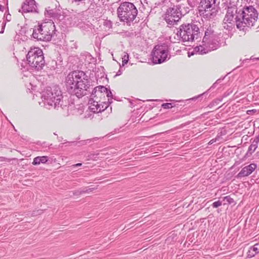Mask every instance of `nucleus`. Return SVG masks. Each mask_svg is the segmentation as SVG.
Instances as JSON below:
<instances>
[{
    "instance_id": "26",
    "label": "nucleus",
    "mask_w": 259,
    "mask_h": 259,
    "mask_svg": "<svg viewBox=\"0 0 259 259\" xmlns=\"http://www.w3.org/2000/svg\"><path fill=\"white\" fill-rule=\"evenodd\" d=\"M223 79V78H219L210 87V89H213V88H215L216 87H217V85L218 84V83H220L221 82V81H222V80Z\"/></svg>"
},
{
    "instance_id": "20",
    "label": "nucleus",
    "mask_w": 259,
    "mask_h": 259,
    "mask_svg": "<svg viewBox=\"0 0 259 259\" xmlns=\"http://www.w3.org/2000/svg\"><path fill=\"white\" fill-rule=\"evenodd\" d=\"M46 15L49 16L50 17L53 18L57 17V14L55 9H51L50 7H48L46 9Z\"/></svg>"
},
{
    "instance_id": "16",
    "label": "nucleus",
    "mask_w": 259,
    "mask_h": 259,
    "mask_svg": "<svg viewBox=\"0 0 259 259\" xmlns=\"http://www.w3.org/2000/svg\"><path fill=\"white\" fill-rule=\"evenodd\" d=\"M188 4L187 0H182L178 4L174 6L182 17L190 11V8L188 7Z\"/></svg>"
},
{
    "instance_id": "7",
    "label": "nucleus",
    "mask_w": 259,
    "mask_h": 259,
    "mask_svg": "<svg viewBox=\"0 0 259 259\" xmlns=\"http://www.w3.org/2000/svg\"><path fill=\"white\" fill-rule=\"evenodd\" d=\"M117 13L120 21L130 24L136 18L138 10L133 3L126 2L120 4Z\"/></svg>"
},
{
    "instance_id": "9",
    "label": "nucleus",
    "mask_w": 259,
    "mask_h": 259,
    "mask_svg": "<svg viewBox=\"0 0 259 259\" xmlns=\"http://www.w3.org/2000/svg\"><path fill=\"white\" fill-rule=\"evenodd\" d=\"M28 64L36 70H41L45 65L42 51L39 48H31L26 56Z\"/></svg>"
},
{
    "instance_id": "36",
    "label": "nucleus",
    "mask_w": 259,
    "mask_h": 259,
    "mask_svg": "<svg viewBox=\"0 0 259 259\" xmlns=\"http://www.w3.org/2000/svg\"><path fill=\"white\" fill-rule=\"evenodd\" d=\"M121 74V71H120V70H119L118 71V72H117V73L116 75H120Z\"/></svg>"
},
{
    "instance_id": "12",
    "label": "nucleus",
    "mask_w": 259,
    "mask_h": 259,
    "mask_svg": "<svg viewBox=\"0 0 259 259\" xmlns=\"http://www.w3.org/2000/svg\"><path fill=\"white\" fill-rule=\"evenodd\" d=\"M105 95L108 98V102L106 103L109 105L112 102V99H113L112 94L110 89L102 85L97 86L94 89L91 94L92 97H97V99L98 97L101 98L103 96L104 97Z\"/></svg>"
},
{
    "instance_id": "3",
    "label": "nucleus",
    "mask_w": 259,
    "mask_h": 259,
    "mask_svg": "<svg viewBox=\"0 0 259 259\" xmlns=\"http://www.w3.org/2000/svg\"><path fill=\"white\" fill-rule=\"evenodd\" d=\"M63 96L59 87L54 85L47 87L41 93V99L44 106L48 109H57L61 106Z\"/></svg>"
},
{
    "instance_id": "17",
    "label": "nucleus",
    "mask_w": 259,
    "mask_h": 259,
    "mask_svg": "<svg viewBox=\"0 0 259 259\" xmlns=\"http://www.w3.org/2000/svg\"><path fill=\"white\" fill-rule=\"evenodd\" d=\"M85 19V17L84 15L83 12L76 13L75 14L72 15L70 16L71 23L73 25H78Z\"/></svg>"
},
{
    "instance_id": "5",
    "label": "nucleus",
    "mask_w": 259,
    "mask_h": 259,
    "mask_svg": "<svg viewBox=\"0 0 259 259\" xmlns=\"http://www.w3.org/2000/svg\"><path fill=\"white\" fill-rule=\"evenodd\" d=\"M217 0H200L198 10L200 16L205 20L213 19L217 15L220 8Z\"/></svg>"
},
{
    "instance_id": "10",
    "label": "nucleus",
    "mask_w": 259,
    "mask_h": 259,
    "mask_svg": "<svg viewBox=\"0 0 259 259\" xmlns=\"http://www.w3.org/2000/svg\"><path fill=\"white\" fill-rule=\"evenodd\" d=\"M168 53V46L166 44L155 46L151 53L153 63L161 64L166 61Z\"/></svg>"
},
{
    "instance_id": "39",
    "label": "nucleus",
    "mask_w": 259,
    "mask_h": 259,
    "mask_svg": "<svg viewBox=\"0 0 259 259\" xmlns=\"http://www.w3.org/2000/svg\"><path fill=\"white\" fill-rule=\"evenodd\" d=\"M211 143H213V140H211Z\"/></svg>"
},
{
    "instance_id": "28",
    "label": "nucleus",
    "mask_w": 259,
    "mask_h": 259,
    "mask_svg": "<svg viewBox=\"0 0 259 259\" xmlns=\"http://www.w3.org/2000/svg\"><path fill=\"white\" fill-rule=\"evenodd\" d=\"M188 2V7L193 8L195 6V3L193 1H191L190 0H187Z\"/></svg>"
},
{
    "instance_id": "6",
    "label": "nucleus",
    "mask_w": 259,
    "mask_h": 259,
    "mask_svg": "<svg viewBox=\"0 0 259 259\" xmlns=\"http://www.w3.org/2000/svg\"><path fill=\"white\" fill-rule=\"evenodd\" d=\"M55 30V26L53 22H45L34 27L32 36L37 40L50 41Z\"/></svg>"
},
{
    "instance_id": "2",
    "label": "nucleus",
    "mask_w": 259,
    "mask_h": 259,
    "mask_svg": "<svg viewBox=\"0 0 259 259\" xmlns=\"http://www.w3.org/2000/svg\"><path fill=\"white\" fill-rule=\"evenodd\" d=\"M67 92L80 98L88 94L90 87L88 75L82 71H74L68 74L66 78Z\"/></svg>"
},
{
    "instance_id": "31",
    "label": "nucleus",
    "mask_w": 259,
    "mask_h": 259,
    "mask_svg": "<svg viewBox=\"0 0 259 259\" xmlns=\"http://www.w3.org/2000/svg\"><path fill=\"white\" fill-rule=\"evenodd\" d=\"M253 142L255 143V144H257L259 142L258 137H256L253 141Z\"/></svg>"
},
{
    "instance_id": "24",
    "label": "nucleus",
    "mask_w": 259,
    "mask_h": 259,
    "mask_svg": "<svg viewBox=\"0 0 259 259\" xmlns=\"http://www.w3.org/2000/svg\"><path fill=\"white\" fill-rule=\"evenodd\" d=\"M161 106L164 109H170L173 107L172 104L170 103H163Z\"/></svg>"
},
{
    "instance_id": "41",
    "label": "nucleus",
    "mask_w": 259,
    "mask_h": 259,
    "mask_svg": "<svg viewBox=\"0 0 259 259\" xmlns=\"http://www.w3.org/2000/svg\"><path fill=\"white\" fill-rule=\"evenodd\" d=\"M211 143H213V140H211Z\"/></svg>"
},
{
    "instance_id": "18",
    "label": "nucleus",
    "mask_w": 259,
    "mask_h": 259,
    "mask_svg": "<svg viewBox=\"0 0 259 259\" xmlns=\"http://www.w3.org/2000/svg\"><path fill=\"white\" fill-rule=\"evenodd\" d=\"M259 253V243H256L251 246L247 252L248 256L251 257Z\"/></svg>"
},
{
    "instance_id": "22",
    "label": "nucleus",
    "mask_w": 259,
    "mask_h": 259,
    "mask_svg": "<svg viewBox=\"0 0 259 259\" xmlns=\"http://www.w3.org/2000/svg\"><path fill=\"white\" fill-rule=\"evenodd\" d=\"M257 144H255V143L252 142L251 144L248 147V151L249 152H250V153H252L255 151V150L257 148Z\"/></svg>"
},
{
    "instance_id": "23",
    "label": "nucleus",
    "mask_w": 259,
    "mask_h": 259,
    "mask_svg": "<svg viewBox=\"0 0 259 259\" xmlns=\"http://www.w3.org/2000/svg\"><path fill=\"white\" fill-rule=\"evenodd\" d=\"M94 190V188H85L83 189L82 190L77 191L76 193L77 194H82L84 193H89L92 191Z\"/></svg>"
},
{
    "instance_id": "34",
    "label": "nucleus",
    "mask_w": 259,
    "mask_h": 259,
    "mask_svg": "<svg viewBox=\"0 0 259 259\" xmlns=\"http://www.w3.org/2000/svg\"><path fill=\"white\" fill-rule=\"evenodd\" d=\"M5 160V158L3 157H0V161H3Z\"/></svg>"
},
{
    "instance_id": "38",
    "label": "nucleus",
    "mask_w": 259,
    "mask_h": 259,
    "mask_svg": "<svg viewBox=\"0 0 259 259\" xmlns=\"http://www.w3.org/2000/svg\"><path fill=\"white\" fill-rule=\"evenodd\" d=\"M211 143H213V140H211Z\"/></svg>"
},
{
    "instance_id": "32",
    "label": "nucleus",
    "mask_w": 259,
    "mask_h": 259,
    "mask_svg": "<svg viewBox=\"0 0 259 259\" xmlns=\"http://www.w3.org/2000/svg\"><path fill=\"white\" fill-rule=\"evenodd\" d=\"M81 165H82V163H77V164H75L73 165L72 166H73V167H76V166H81Z\"/></svg>"
},
{
    "instance_id": "33",
    "label": "nucleus",
    "mask_w": 259,
    "mask_h": 259,
    "mask_svg": "<svg viewBox=\"0 0 259 259\" xmlns=\"http://www.w3.org/2000/svg\"><path fill=\"white\" fill-rule=\"evenodd\" d=\"M6 20L7 21H10L11 20V15H9V16L7 15L6 16Z\"/></svg>"
},
{
    "instance_id": "4",
    "label": "nucleus",
    "mask_w": 259,
    "mask_h": 259,
    "mask_svg": "<svg viewBox=\"0 0 259 259\" xmlns=\"http://www.w3.org/2000/svg\"><path fill=\"white\" fill-rule=\"evenodd\" d=\"M219 37L213 29L209 26L205 31L202 44L197 47L195 50L200 54H206L217 50L220 47Z\"/></svg>"
},
{
    "instance_id": "11",
    "label": "nucleus",
    "mask_w": 259,
    "mask_h": 259,
    "mask_svg": "<svg viewBox=\"0 0 259 259\" xmlns=\"http://www.w3.org/2000/svg\"><path fill=\"white\" fill-rule=\"evenodd\" d=\"M182 16L177 10L175 7L169 8L164 16V20L166 23L171 26L177 24V23L182 18Z\"/></svg>"
},
{
    "instance_id": "27",
    "label": "nucleus",
    "mask_w": 259,
    "mask_h": 259,
    "mask_svg": "<svg viewBox=\"0 0 259 259\" xmlns=\"http://www.w3.org/2000/svg\"><path fill=\"white\" fill-rule=\"evenodd\" d=\"M99 155V153H98L92 154L91 155V158L94 160H96L97 159V158H99V157L98 156Z\"/></svg>"
},
{
    "instance_id": "15",
    "label": "nucleus",
    "mask_w": 259,
    "mask_h": 259,
    "mask_svg": "<svg viewBox=\"0 0 259 259\" xmlns=\"http://www.w3.org/2000/svg\"><path fill=\"white\" fill-rule=\"evenodd\" d=\"M257 165L255 163H251L242 168L240 171L237 174V178L247 177L250 175L256 168Z\"/></svg>"
},
{
    "instance_id": "8",
    "label": "nucleus",
    "mask_w": 259,
    "mask_h": 259,
    "mask_svg": "<svg viewBox=\"0 0 259 259\" xmlns=\"http://www.w3.org/2000/svg\"><path fill=\"white\" fill-rule=\"evenodd\" d=\"M199 33V29L196 24L188 23L180 26L177 35L183 41H192L197 39Z\"/></svg>"
},
{
    "instance_id": "25",
    "label": "nucleus",
    "mask_w": 259,
    "mask_h": 259,
    "mask_svg": "<svg viewBox=\"0 0 259 259\" xmlns=\"http://www.w3.org/2000/svg\"><path fill=\"white\" fill-rule=\"evenodd\" d=\"M222 202H223V201H221L220 200L215 201L212 204V206L213 208H217V207L220 206L221 205H222Z\"/></svg>"
},
{
    "instance_id": "37",
    "label": "nucleus",
    "mask_w": 259,
    "mask_h": 259,
    "mask_svg": "<svg viewBox=\"0 0 259 259\" xmlns=\"http://www.w3.org/2000/svg\"><path fill=\"white\" fill-rule=\"evenodd\" d=\"M2 8H4V7L0 5V10L3 11V10H2Z\"/></svg>"
},
{
    "instance_id": "30",
    "label": "nucleus",
    "mask_w": 259,
    "mask_h": 259,
    "mask_svg": "<svg viewBox=\"0 0 259 259\" xmlns=\"http://www.w3.org/2000/svg\"><path fill=\"white\" fill-rule=\"evenodd\" d=\"M6 22L5 23H3V26H2V30L0 31V33H4V30H5V26H6Z\"/></svg>"
},
{
    "instance_id": "13",
    "label": "nucleus",
    "mask_w": 259,
    "mask_h": 259,
    "mask_svg": "<svg viewBox=\"0 0 259 259\" xmlns=\"http://www.w3.org/2000/svg\"><path fill=\"white\" fill-rule=\"evenodd\" d=\"M103 104V105H102V106H101V105L98 103V101H94L93 98L90 99L89 100V108L91 111L94 113L101 112L102 111H103L105 109H106L108 107V104H107L106 102H104Z\"/></svg>"
},
{
    "instance_id": "1",
    "label": "nucleus",
    "mask_w": 259,
    "mask_h": 259,
    "mask_svg": "<svg viewBox=\"0 0 259 259\" xmlns=\"http://www.w3.org/2000/svg\"><path fill=\"white\" fill-rule=\"evenodd\" d=\"M257 17L256 10L251 6L244 7L243 10L239 11L235 6L228 7L222 24L223 27L226 30H231L235 22L238 29L245 32L255 24Z\"/></svg>"
},
{
    "instance_id": "40",
    "label": "nucleus",
    "mask_w": 259,
    "mask_h": 259,
    "mask_svg": "<svg viewBox=\"0 0 259 259\" xmlns=\"http://www.w3.org/2000/svg\"><path fill=\"white\" fill-rule=\"evenodd\" d=\"M211 143H213V140H211Z\"/></svg>"
},
{
    "instance_id": "19",
    "label": "nucleus",
    "mask_w": 259,
    "mask_h": 259,
    "mask_svg": "<svg viewBox=\"0 0 259 259\" xmlns=\"http://www.w3.org/2000/svg\"><path fill=\"white\" fill-rule=\"evenodd\" d=\"M48 160V158L46 156H37L34 158L32 164L33 165H38L40 163H45Z\"/></svg>"
},
{
    "instance_id": "14",
    "label": "nucleus",
    "mask_w": 259,
    "mask_h": 259,
    "mask_svg": "<svg viewBox=\"0 0 259 259\" xmlns=\"http://www.w3.org/2000/svg\"><path fill=\"white\" fill-rule=\"evenodd\" d=\"M22 11L24 13H38L37 6L34 0H26L22 6Z\"/></svg>"
},
{
    "instance_id": "42",
    "label": "nucleus",
    "mask_w": 259,
    "mask_h": 259,
    "mask_svg": "<svg viewBox=\"0 0 259 259\" xmlns=\"http://www.w3.org/2000/svg\"><path fill=\"white\" fill-rule=\"evenodd\" d=\"M258 137V139H259V136Z\"/></svg>"
},
{
    "instance_id": "29",
    "label": "nucleus",
    "mask_w": 259,
    "mask_h": 259,
    "mask_svg": "<svg viewBox=\"0 0 259 259\" xmlns=\"http://www.w3.org/2000/svg\"><path fill=\"white\" fill-rule=\"evenodd\" d=\"M128 59L127 57H126V59H122V66H124L125 64H126L128 62Z\"/></svg>"
},
{
    "instance_id": "35",
    "label": "nucleus",
    "mask_w": 259,
    "mask_h": 259,
    "mask_svg": "<svg viewBox=\"0 0 259 259\" xmlns=\"http://www.w3.org/2000/svg\"><path fill=\"white\" fill-rule=\"evenodd\" d=\"M126 57H127L128 58V55L127 54V55H125L122 58V59H126Z\"/></svg>"
},
{
    "instance_id": "21",
    "label": "nucleus",
    "mask_w": 259,
    "mask_h": 259,
    "mask_svg": "<svg viewBox=\"0 0 259 259\" xmlns=\"http://www.w3.org/2000/svg\"><path fill=\"white\" fill-rule=\"evenodd\" d=\"M223 201L224 202L223 204L226 205L227 204H231L234 203V201L230 196H227L223 198Z\"/></svg>"
}]
</instances>
